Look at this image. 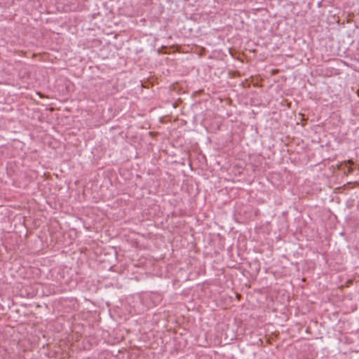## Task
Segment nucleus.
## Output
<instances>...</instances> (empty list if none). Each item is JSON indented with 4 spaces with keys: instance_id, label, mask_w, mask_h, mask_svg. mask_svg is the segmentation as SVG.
I'll return each instance as SVG.
<instances>
[{
    "instance_id": "f257e3e1",
    "label": "nucleus",
    "mask_w": 359,
    "mask_h": 359,
    "mask_svg": "<svg viewBox=\"0 0 359 359\" xmlns=\"http://www.w3.org/2000/svg\"><path fill=\"white\" fill-rule=\"evenodd\" d=\"M347 163H348V164H349L350 165H353V164H354L353 161V160H351V159L348 160V161H347Z\"/></svg>"
}]
</instances>
